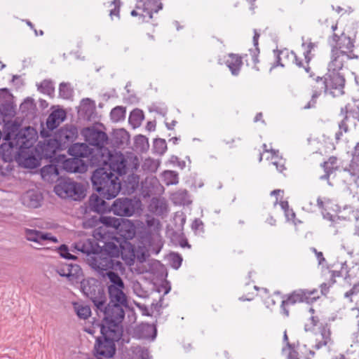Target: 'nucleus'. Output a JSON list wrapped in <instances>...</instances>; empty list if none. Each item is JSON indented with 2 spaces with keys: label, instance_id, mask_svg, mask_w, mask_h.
Instances as JSON below:
<instances>
[{
  "label": "nucleus",
  "instance_id": "obj_1",
  "mask_svg": "<svg viewBox=\"0 0 359 359\" xmlns=\"http://www.w3.org/2000/svg\"><path fill=\"white\" fill-rule=\"evenodd\" d=\"M81 287L83 293L93 302L97 311L103 313L102 323H97V325H104L107 330H114L117 333L121 334L119 323L125 316L123 307L127 306L111 304L109 303L107 306L104 291L99 285H91L89 280L81 282Z\"/></svg>",
  "mask_w": 359,
  "mask_h": 359
},
{
  "label": "nucleus",
  "instance_id": "obj_2",
  "mask_svg": "<svg viewBox=\"0 0 359 359\" xmlns=\"http://www.w3.org/2000/svg\"><path fill=\"white\" fill-rule=\"evenodd\" d=\"M82 134L87 142L97 148L95 151L100 158H96L94 162L97 163V166L109 165L112 170L118 173L124 172L125 156L121 153L112 154L104 147L108 140V137L104 132L94 128H87L83 130Z\"/></svg>",
  "mask_w": 359,
  "mask_h": 359
},
{
  "label": "nucleus",
  "instance_id": "obj_3",
  "mask_svg": "<svg viewBox=\"0 0 359 359\" xmlns=\"http://www.w3.org/2000/svg\"><path fill=\"white\" fill-rule=\"evenodd\" d=\"M126 163L125 159V170L123 173L112 170L109 165H103L104 167L99 168L94 171L91 177L92 183L95 190L105 199L110 200L118 194L121 182L118 176L126 173Z\"/></svg>",
  "mask_w": 359,
  "mask_h": 359
},
{
  "label": "nucleus",
  "instance_id": "obj_4",
  "mask_svg": "<svg viewBox=\"0 0 359 359\" xmlns=\"http://www.w3.org/2000/svg\"><path fill=\"white\" fill-rule=\"evenodd\" d=\"M317 86H315L318 90H315L312 95L311 100L305 109H309L314 107L316 98L323 90L333 97L339 96L344 94V88L345 79L340 72L327 70V73L324 78L318 77L316 81Z\"/></svg>",
  "mask_w": 359,
  "mask_h": 359
},
{
  "label": "nucleus",
  "instance_id": "obj_5",
  "mask_svg": "<svg viewBox=\"0 0 359 359\" xmlns=\"http://www.w3.org/2000/svg\"><path fill=\"white\" fill-rule=\"evenodd\" d=\"M100 329L101 336L98 337L95 345L96 356L99 359L111 358L116 351L115 341H118L121 334L114 330H107L104 325H95L93 328Z\"/></svg>",
  "mask_w": 359,
  "mask_h": 359
},
{
  "label": "nucleus",
  "instance_id": "obj_6",
  "mask_svg": "<svg viewBox=\"0 0 359 359\" xmlns=\"http://www.w3.org/2000/svg\"><path fill=\"white\" fill-rule=\"evenodd\" d=\"M83 252L88 255V259L90 266L97 271L102 277H105V273L111 271L115 266L118 265V262H115L113 257L106 252L95 253L93 249L86 248L84 244L81 249Z\"/></svg>",
  "mask_w": 359,
  "mask_h": 359
},
{
  "label": "nucleus",
  "instance_id": "obj_7",
  "mask_svg": "<svg viewBox=\"0 0 359 359\" xmlns=\"http://www.w3.org/2000/svg\"><path fill=\"white\" fill-rule=\"evenodd\" d=\"M341 121L339 123V131L335 135L337 140H340L343 133H347L351 126L355 127L356 121H359V99L353 100L341 109Z\"/></svg>",
  "mask_w": 359,
  "mask_h": 359
},
{
  "label": "nucleus",
  "instance_id": "obj_8",
  "mask_svg": "<svg viewBox=\"0 0 359 359\" xmlns=\"http://www.w3.org/2000/svg\"><path fill=\"white\" fill-rule=\"evenodd\" d=\"M55 192L63 198H71L74 201H80L85 196L83 186L70 179L61 181L55 187Z\"/></svg>",
  "mask_w": 359,
  "mask_h": 359
},
{
  "label": "nucleus",
  "instance_id": "obj_9",
  "mask_svg": "<svg viewBox=\"0 0 359 359\" xmlns=\"http://www.w3.org/2000/svg\"><path fill=\"white\" fill-rule=\"evenodd\" d=\"M162 8L161 0H138L135 9L130 14L133 17L139 16L142 22H148L153 18V14L158 13Z\"/></svg>",
  "mask_w": 359,
  "mask_h": 359
},
{
  "label": "nucleus",
  "instance_id": "obj_10",
  "mask_svg": "<svg viewBox=\"0 0 359 359\" xmlns=\"http://www.w3.org/2000/svg\"><path fill=\"white\" fill-rule=\"evenodd\" d=\"M332 29L335 32L337 29V25H333ZM328 42L331 46V50L338 52L353 51L354 41L344 32L339 34L334 32L328 39Z\"/></svg>",
  "mask_w": 359,
  "mask_h": 359
},
{
  "label": "nucleus",
  "instance_id": "obj_11",
  "mask_svg": "<svg viewBox=\"0 0 359 359\" xmlns=\"http://www.w3.org/2000/svg\"><path fill=\"white\" fill-rule=\"evenodd\" d=\"M120 248H118L113 243H108L106 244V252L110 255L112 257H118L121 255L122 259L126 262L128 265H132L135 261V253L133 245L127 242H125L124 245H121Z\"/></svg>",
  "mask_w": 359,
  "mask_h": 359
},
{
  "label": "nucleus",
  "instance_id": "obj_12",
  "mask_svg": "<svg viewBox=\"0 0 359 359\" xmlns=\"http://www.w3.org/2000/svg\"><path fill=\"white\" fill-rule=\"evenodd\" d=\"M359 56L354 51L338 52L331 50L330 62L328 64L327 70L331 72H340L345 67L349 60H358Z\"/></svg>",
  "mask_w": 359,
  "mask_h": 359
},
{
  "label": "nucleus",
  "instance_id": "obj_13",
  "mask_svg": "<svg viewBox=\"0 0 359 359\" xmlns=\"http://www.w3.org/2000/svg\"><path fill=\"white\" fill-rule=\"evenodd\" d=\"M15 161L19 165L25 168H36L40 165L35 148L19 147Z\"/></svg>",
  "mask_w": 359,
  "mask_h": 359
},
{
  "label": "nucleus",
  "instance_id": "obj_14",
  "mask_svg": "<svg viewBox=\"0 0 359 359\" xmlns=\"http://www.w3.org/2000/svg\"><path fill=\"white\" fill-rule=\"evenodd\" d=\"M320 297L318 291L316 289L313 290H303L299 289L294 290L285 299L287 304H294L296 303L306 302L311 304L316 301Z\"/></svg>",
  "mask_w": 359,
  "mask_h": 359
},
{
  "label": "nucleus",
  "instance_id": "obj_15",
  "mask_svg": "<svg viewBox=\"0 0 359 359\" xmlns=\"http://www.w3.org/2000/svg\"><path fill=\"white\" fill-rule=\"evenodd\" d=\"M340 175L345 183H354L359 187V154H353L348 166L340 171Z\"/></svg>",
  "mask_w": 359,
  "mask_h": 359
},
{
  "label": "nucleus",
  "instance_id": "obj_16",
  "mask_svg": "<svg viewBox=\"0 0 359 359\" xmlns=\"http://www.w3.org/2000/svg\"><path fill=\"white\" fill-rule=\"evenodd\" d=\"M111 209L114 215L122 217H130L134 214L135 210L133 201L128 198H119L116 199Z\"/></svg>",
  "mask_w": 359,
  "mask_h": 359
},
{
  "label": "nucleus",
  "instance_id": "obj_17",
  "mask_svg": "<svg viewBox=\"0 0 359 359\" xmlns=\"http://www.w3.org/2000/svg\"><path fill=\"white\" fill-rule=\"evenodd\" d=\"M68 152L71 156L79 158L90 157V163L97 165L94 161L96 158H100L99 156L86 143L74 144L69 148Z\"/></svg>",
  "mask_w": 359,
  "mask_h": 359
},
{
  "label": "nucleus",
  "instance_id": "obj_18",
  "mask_svg": "<svg viewBox=\"0 0 359 359\" xmlns=\"http://www.w3.org/2000/svg\"><path fill=\"white\" fill-rule=\"evenodd\" d=\"M25 236L29 241L34 242L41 245L48 243H56L58 242L57 238L50 233L43 232L36 229H26Z\"/></svg>",
  "mask_w": 359,
  "mask_h": 359
},
{
  "label": "nucleus",
  "instance_id": "obj_19",
  "mask_svg": "<svg viewBox=\"0 0 359 359\" xmlns=\"http://www.w3.org/2000/svg\"><path fill=\"white\" fill-rule=\"evenodd\" d=\"M37 133L30 126L21 129L16 135L17 143L19 147L34 148L36 141Z\"/></svg>",
  "mask_w": 359,
  "mask_h": 359
},
{
  "label": "nucleus",
  "instance_id": "obj_20",
  "mask_svg": "<svg viewBox=\"0 0 359 359\" xmlns=\"http://www.w3.org/2000/svg\"><path fill=\"white\" fill-rule=\"evenodd\" d=\"M77 129L74 126H65L59 129L55 135V140L59 144L72 142L77 136Z\"/></svg>",
  "mask_w": 359,
  "mask_h": 359
},
{
  "label": "nucleus",
  "instance_id": "obj_21",
  "mask_svg": "<svg viewBox=\"0 0 359 359\" xmlns=\"http://www.w3.org/2000/svg\"><path fill=\"white\" fill-rule=\"evenodd\" d=\"M21 200L25 206L36 208L41 205L43 196L39 191L31 189L22 196Z\"/></svg>",
  "mask_w": 359,
  "mask_h": 359
},
{
  "label": "nucleus",
  "instance_id": "obj_22",
  "mask_svg": "<svg viewBox=\"0 0 359 359\" xmlns=\"http://www.w3.org/2000/svg\"><path fill=\"white\" fill-rule=\"evenodd\" d=\"M283 59H287L288 60H290L292 62L295 63L296 65L298 66L299 67H303L302 61L299 60V58L293 51H290L287 49H284L279 52V54L277 56L276 64L272 66V67L271 68V71L272 70L273 68L276 67L278 65L284 67L285 65L283 64L281 62ZM304 68L306 72H309L310 67L308 65L305 67L304 66Z\"/></svg>",
  "mask_w": 359,
  "mask_h": 359
},
{
  "label": "nucleus",
  "instance_id": "obj_23",
  "mask_svg": "<svg viewBox=\"0 0 359 359\" xmlns=\"http://www.w3.org/2000/svg\"><path fill=\"white\" fill-rule=\"evenodd\" d=\"M62 168L69 172L83 173L87 170V163L81 158H74L66 159L62 163Z\"/></svg>",
  "mask_w": 359,
  "mask_h": 359
},
{
  "label": "nucleus",
  "instance_id": "obj_24",
  "mask_svg": "<svg viewBox=\"0 0 359 359\" xmlns=\"http://www.w3.org/2000/svg\"><path fill=\"white\" fill-rule=\"evenodd\" d=\"M263 148L264 154H269L266 157V160L270 161L271 164L276 167L278 171L283 172V171L285 170V160L283 159L282 156H279L278 151L273 149H268L266 144H263Z\"/></svg>",
  "mask_w": 359,
  "mask_h": 359
},
{
  "label": "nucleus",
  "instance_id": "obj_25",
  "mask_svg": "<svg viewBox=\"0 0 359 359\" xmlns=\"http://www.w3.org/2000/svg\"><path fill=\"white\" fill-rule=\"evenodd\" d=\"M81 114L83 118L88 121L95 119L96 116V107L95 101L90 98H84L81 100L80 104Z\"/></svg>",
  "mask_w": 359,
  "mask_h": 359
},
{
  "label": "nucleus",
  "instance_id": "obj_26",
  "mask_svg": "<svg viewBox=\"0 0 359 359\" xmlns=\"http://www.w3.org/2000/svg\"><path fill=\"white\" fill-rule=\"evenodd\" d=\"M116 231L125 240L133 239L136 233L135 225L128 219L121 218V222Z\"/></svg>",
  "mask_w": 359,
  "mask_h": 359
},
{
  "label": "nucleus",
  "instance_id": "obj_27",
  "mask_svg": "<svg viewBox=\"0 0 359 359\" xmlns=\"http://www.w3.org/2000/svg\"><path fill=\"white\" fill-rule=\"evenodd\" d=\"M125 287H113L108 290L109 303L111 304L128 306V298L125 292Z\"/></svg>",
  "mask_w": 359,
  "mask_h": 359
},
{
  "label": "nucleus",
  "instance_id": "obj_28",
  "mask_svg": "<svg viewBox=\"0 0 359 359\" xmlns=\"http://www.w3.org/2000/svg\"><path fill=\"white\" fill-rule=\"evenodd\" d=\"M66 118V112L63 109H57L52 111L46 120L47 128L53 130Z\"/></svg>",
  "mask_w": 359,
  "mask_h": 359
},
{
  "label": "nucleus",
  "instance_id": "obj_29",
  "mask_svg": "<svg viewBox=\"0 0 359 359\" xmlns=\"http://www.w3.org/2000/svg\"><path fill=\"white\" fill-rule=\"evenodd\" d=\"M224 62L233 75L237 76L239 74L243 65L242 58L240 56L233 53L229 54L224 57Z\"/></svg>",
  "mask_w": 359,
  "mask_h": 359
},
{
  "label": "nucleus",
  "instance_id": "obj_30",
  "mask_svg": "<svg viewBox=\"0 0 359 359\" xmlns=\"http://www.w3.org/2000/svg\"><path fill=\"white\" fill-rule=\"evenodd\" d=\"M331 332L328 326H323L320 328L318 332L316 333V341L315 348L319 349L323 346L328 345L332 343L331 340Z\"/></svg>",
  "mask_w": 359,
  "mask_h": 359
},
{
  "label": "nucleus",
  "instance_id": "obj_31",
  "mask_svg": "<svg viewBox=\"0 0 359 359\" xmlns=\"http://www.w3.org/2000/svg\"><path fill=\"white\" fill-rule=\"evenodd\" d=\"M130 140L128 133L123 128L115 130L112 135L113 144L118 148H125Z\"/></svg>",
  "mask_w": 359,
  "mask_h": 359
},
{
  "label": "nucleus",
  "instance_id": "obj_32",
  "mask_svg": "<svg viewBox=\"0 0 359 359\" xmlns=\"http://www.w3.org/2000/svg\"><path fill=\"white\" fill-rule=\"evenodd\" d=\"M41 175L45 181L54 182L57 180L60 175V169L56 165H48L41 168Z\"/></svg>",
  "mask_w": 359,
  "mask_h": 359
},
{
  "label": "nucleus",
  "instance_id": "obj_33",
  "mask_svg": "<svg viewBox=\"0 0 359 359\" xmlns=\"http://www.w3.org/2000/svg\"><path fill=\"white\" fill-rule=\"evenodd\" d=\"M89 207L91 210L101 213L109 209L108 204L97 194H92L89 198Z\"/></svg>",
  "mask_w": 359,
  "mask_h": 359
},
{
  "label": "nucleus",
  "instance_id": "obj_34",
  "mask_svg": "<svg viewBox=\"0 0 359 359\" xmlns=\"http://www.w3.org/2000/svg\"><path fill=\"white\" fill-rule=\"evenodd\" d=\"M171 201L177 205H186L191 203L189 194L185 189H180L171 194Z\"/></svg>",
  "mask_w": 359,
  "mask_h": 359
},
{
  "label": "nucleus",
  "instance_id": "obj_35",
  "mask_svg": "<svg viewBox=\"0 0 359 359\" xmlns=\"http://www.w3.org/2000/svg\"><path fill=\"white\" fill-rule=\"evenodd\" d=\"M105 276H107L109 280L107 283V290H111L113 287H125V284L118 273L113 271H108L105 273Z\"/></svg>",
  "mask_w": 359,
  "mask_h": 359
},
{
  "label": "nucleus",
  "instance_id": "obj_36",
  "mask_svg": "<svg viewBox=\"0 0 359 359\" xmlns=\"http://www.w3.org/2000/svg\"><path fill=\"white\" fill-rule=\"evenodd\" d=\"M318 45L317 42H311V41L302 43V46L304 49V56L307 65L313 57L314 54L313 52L318 48Z\"/></svg>",
  "mask_w": 359,
  "mask_h": 359
},
{
  "label": "nucleus",
  "instance_id": "obj_37",
  "mask_svg": "<svg viewBox=\"0 0 359 359\" xmlns=\"http://www.w3.org/2000/svg\"><path fill=\"white\" fill-rule=\"evenodd\" d=\"M144 119V114L141 109H133L129 116V123L134 128L139 127Z\"/></svg>",
  "mask_w": 359,
  "mask_h": 359
},
{
  "label": "nucleus",
  "instance_id": "obj_38",
  "mask_svg": "<svg viewBox=\"0 0 359 359\" xmlns=\"http://www.w3.org/2000/svg\"><path fill=\"white\" fill-rule=\"evenodd\" d=\"M163 182L167 185H175L179 182L178 174L175 171L165 170L162 173Z\"/></svg>",
  "mask_w": 359,
  "mask_h": 359
},
{
  "label": "nucleus",
  "instance_id": "obj_39",
  "mask_svg": "<svg viewBox=\"0 0 359 359\" xmlns=\"http://www.w3.org/2000/svg\"><path fill=\"white\" fill-rule=\"evenodd\" d=\"M38 90L43 94L48 95L50 97L54 96L55 87L51 81L44 80L39 86Z\"/></svg>",
  "mask_w": 359,
  "mask_h": 359
},
{
  "label": "nucleus",
  "instance_id": "obj_40",
  "mask_svg": "<svg viewBox=\"0 0 359 359\" xmlns=\"http://www.w3.org/2000/svg\"><path fill=\"white\" fill-rule=\"evenodd\" d=\"M110 117L111 121L115 123L124 120L126 117V109L121 106L114 107L111 111Z\"/></svg>",
  "mask_w": 359,
  "mask_h": 359
},
{
  "label": "nucleus",
  "instance_id": "obj_41",
  "mask_svg": "<svg viewBox=\"0 0 359 359\" xmlns=\"http://www.w3.org/2000/svg\"><path fill=\"white\" fill-rule=\"evenodd\" d=\"M259 37V34L255 30V35L253 36V43L255 48L249 50L250 56L251 57L252 62L256 65L259 62L258 55L259 53V49L258 48V39Z\"/></svg>",
  "mask_w": 359,
  "mask_h": 359
},
{
  "label": "nucleus",
  "instance_id": "obj_42",
  "mask_svg": "<svg viewBox=\"0 0 359 359\" xmlns=\"http://www.w3.org/2000/svg\"><path fill=\"white\" fill-rule=\"evenodd\" d=\"M158 166V161L151 158H145L142 164V170L147 172H155Z\"/></svg>",
  "mask_w": 359,
  "mask_h": 359
},
{
  "label": "nucleus",
  "instance_id": "obj_43",
  "mask_svg": "<svg viewBox=\"0 0 359 359\" xmlns=\"http://www.w3.org/2000/svg\"><path fill=\"white\" fill-rule=\"evenodd\" d=\"M81 269L79 265L69 264V268L67 273V278L69 280H76L81 276Z\"/></svg>",
  "mask_w": 359,
  "mask_h": 359
},
{
  "label": "nucleus",
  "instance_id": "obj_44",
  "mask_svg": "<svg viewBox=\"0 0 359 359\" xmlns=\"http://www.w3.org/2000/svg\"><path fill=\"white\" fill-rule=\"evenodd\" d=\"M74 309L77 316L80 318L85 320L90 316V309L88 306L80 304H74Z\"/></svg>",
  "mask_w": 359,
  "mask_h": 359
},
{
  "label": "nucleus",
  "instance_id": "obj_45",
  "mask_svg": "<svg viewBox=\"0 0 359 359\" xmlns=\"http://www.w3.org/2000/svg\"><path fill=\"white\" fill-rule=\"evenodd\" d=\"M100 221L105 226L113 227L116 230H117V229L121 222V219H118V218H116V217H113L103 216L100 218Z\"/></svg>",
  "mask_w": 359,
  "mask_h": 359
},
{
  "label": "nucleus",
  "instance_id": "obj_46",
  "mask_svg": "<svg viewBox=\"0 0 359 359\" xmlns=\"http://www.w3.org/2000/svg\"><path fill=\"white\" fill-rule=\"evenodd\" d=\"M141 353H142V347H132L124 354L123 359H140Z\"/></svg>",
  "mask_w": 359,
  "mask_h": 359
},
{
  "label": "nucleus",
  "instance_id": "obj_47",
  "mask_svg": "<svg viewBox=\"0 0 359 359\" xmlns=\"http://www.w3.org/2000/svg\"><path fill=\"white\" fill-rule=\"evenodd\" d=\"M154 150L160 155L163 154L167 150V144L163 139H156L154 142Z\"/></svg>",
  "mask_w": 359,
  "mask_h": 359
},
{
  "label": "nucleus",
  "instance_id": "obj_48",
  "mask_svg": "<svg viewBox=\"0 0 359 359\" xmlns=\"http://www.w3.org/2000/svg\"><path fill=\"white\" fill-rule=\"evenodd\" d=\"M151 205L155 208L154 211L156 214H162L167 209L166 203L161 199L154 198Z\"/></svg>",
  "mask_w": 359,
  "mask_h": 359
},
{
  "label": "nucleus",
  "instance_id": "obj_49",
  "mask_svg": "<svg viewBox=\"0 0 359 359\" xmlns=\"http://www.w3.org/2000/svg\"><path fill=\"white\" fill-rule=\"evenodd\" d=\"M323 168L325 172H332L338 168L337 157H330L327 161L324 162Z\"/></svg>",
  "mask_w": 359,
  "mask_h": 359
},
{
  "label": "nucleus",
  "instance_id": "obj_50",
  "mask_svg": "<svg viewBox=\"0 0 359 359\" xmlns=\"http://www.w3.org/2000/svg\"><path fill=\"white\" fill-rule=\"evenodd\" d=\"M60 96L64 99H69L72 95V89L67 83H62L59 88Z\"/></svg>",
  "mask_w": 359,
  "mask_h": 359
},
{
  "label": "nucleus",
  "instance_id": "obj_51",
  "mask_svg": "<svg viewBox=\"0 0 359 359\" xmlns=\"http://www.w3.org/2000/svg\"><path fill=\"white\" fill-rule=\"evenodd\" d=\"M168 259L170 264L173 269H177L180 267L182 262V258L179 254L171 253L169 255Z\"/></svg>",
  "mask_w": 359,
  "mask_h": 359
},
{
  "label": "nucleus",
  "instance_id": "obj_52",
  "mask_svg": "<svg viewBox=\"0 0 359 359\" xmlns=\"http://www.w3.org/2000/svg\"><path fill=\"white\" fill-rule=\"evenodd\" d=\"M121 5V0H113L109 3V6L113 8L109 11V15L111 18H113L114 16H116L119 18V13H120V7Z\"/></svg>",
  "mask_w": 359,
  "mask_h": 359
},
{
  "label": "nucleus",
  "instance_id": "obj_53",
  "mask_svg": "<svg viewBox=\"0 0 359 359\" xmlns=\"http://www.w3.org/2000/svg\"><path fill=\"white\" fill-rule=\"evenodd\" d=\"M61 257L67 259H75L76 257L69 252L68 248L65 245H62L58 249Z\"/></svg>",
  "mask_w": 359,
  "mask_h": 359
},
{
  "label": "nucleus",
  "instance_id": "obj_54",
  "mask_svg": "<svg viewBox=\"0 0 359 359\" xmlns=\"http://www.w3.org/2000/svg\"><path fill=\"white\" fill-rule=\"evenodd\" d=\"M283 339L285 341H288L287 335L286 333V331L284 332ZM287 344L288 346V355H287V359H299L297 358V352L291 348L290 344L287 342Z\"/></svg>",
  "mask_w": 359,
  "mask_h": 359
},
{
  "label": "nucleus",
  "instance_id": "obj_55",
  "mask_svg": "<svg viewBox=\"0 0 359 359\" xmlns=\"http://www.w3.org/2000/svg\"><path fill=\"white\" fill-rule=\"evenodd\" d=\"M133 291L140 297H146L147 292L141 288L139 283L133 284Z\"/></svg>",
  "mask_w": 359,
  "mask_h": 359
},
{
  "label": "nucleus",
  "instance_id": "obj_56",
  "mask_svg": "<svg viewBox=\"0 0 359 359\" xmlns=\"http://www.w3.org/2000/svg\"><path fill=\"white\" fill-rule=\"evenodd\" d=\"M135 142L137 146L140 144L142 148H144L146 146H148V140L143 135H137L135 139Z\"/></svg>",
  "mask_w": 359,
  "mask_h": 359
},
{
  "label": "nucleus",
  "instance_id": "obj_57",
  "mask_svg": "<svg viewBox=\"0 0 359 359\" xmlns=\"http://www.w3.org/2000/svg\"><path fill=\"white\" fill-rule=\"evenodd\" d=\"M69 268V264H63L61 267H59L57 269V273L62 277H67V273Z\"/></svg>",
  "mask_w": 359,
  "mask_h": 359
},
{
  "label": "nucleus",
  "instance_id": "obj_58",
  "mask_svg": "<svg viewBox=\"0 0 359 359\" xmlns=\"http://www.w3.org/2000/svg\"><path fill=\"white\" fill-rule=\"evenodd\" d=\"M150 111H155L162 116H165L167 113V109L165 107H158L156 105H153L149 108Z\"/></svg>",
  "mask_w": 359,
  "mask_h": 359
},
{
  "label": "nucleus",
  "instance_id": "obj_59",
  "mask_svg": "<svg viewBox=\"0 0 359 359\" xmlns=\"http://www.w3.org/2000/svg\"><path fill=\"white\" fill-rule=\"evenodd\" d=\"M203 223L199 219H194V221L193 222V223L191 224V229L194 231H199V230L203 231Z\"/></svg>",
  "mask_w": 359,
  "mask_h": 359
},
{
  "label": "nucleus",
  "instance_id": "obj_60",
  "mask_svg": "<svg viewBox=\"0 0 359 359\" xmlns=\"http://www.w3.org/2000/svg\"><path fill=\"white\" fill-rule=\"evenodd\" d=\"M359 293V283L353 285V287L348 292L345 293V297H349L351 295Z\"/></svg>",
  "mask_w": 359,
  "mask_h": 359
},
{
  "label": "nucleus",
  "instance_id": "obj_61",
  "mask_svg": "<svg viewBox=\"0 0 359 359\" xmlns=\"http://www.w3.org/2000/svg\"><path fill=\"white\" fill-rule=\"evenodd\" d=\"M285 215L287 221H292L295 217V214L292 209L286 210Z\"/></svg>",
  "mask_w": 359,
  "mask_h": 359
},
{
  "label": "nucleus",
  "instance_id": "obj_62",
  "mask_svg": "<svg viewBox=\"0 0 359 359\" xmlns=\"http://www.w3.org/2000/svg\"><path fill=\"white\" fill-rule=\"evenodd\" d=\"M313 250L316 254V258L318 261V264H322L325 261L323 253L321 252H317V250L315 248H313Z\"/></svg>",
  "mask_w": 359,
  "mask_h": 359
},
{
  "label": "nucleus",
  "instance_id": "obj_63",
  "mask_svg": "<svg viewBox=\"0 0 359 359\" xmlns=\"http://www.w3.org/2000/svg\"><path fill=\"white\" fill-rule=\"evenodd\" d=\"M330 202L329 199L325 198L324 201L321 198H318L317 199V205L319 208L322 210V212H323L325 208L324 205L325 203Z\"/></svg>",
  "mask_w": 359,
  "mask_h": 359
},
{
  "label": "nucleus",
  "instance_id": "obj_64",
  "mask_svg": "<svg viewBox=\"0 0 359 359\" xmlns=\"http://www.w3.org/2000/svg\"><path fill=\"white\" fill-rule=\"evenodd\" d=\"M140 359H151L149 351L144 347H142V353L140 354Z\"/></svg>",
  "mask_w": 359,
  "mask_h": 359
}]
</instances>
